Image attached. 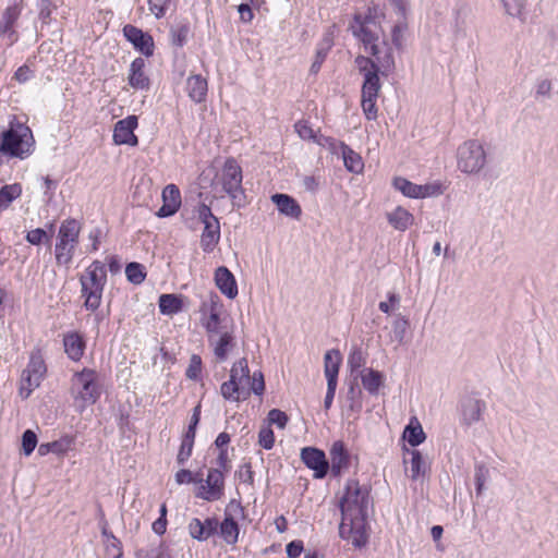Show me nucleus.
<instances>
[{
	"mask_svg": "<svg viewBox=\"0 0 558 558\" xmlns=\"http://www.w3.org/2000/svg\"><path fill=\"white\" fill-rule=\"evenodd\" d=\"M332 45H333V41L329 36H325L323 38V40L318 44L316 53H315V60L313 61V63L310 68L311 74L316 75L319 72L322 64L324 63Z\"/></svg>",
	"mask_w": 558,
	"mask_h": 558,
	"instance_id": "nucleus-38",
	"label": "nucleus"
},
{
	"mask_svg": "<svg viewBox=\"0 0 558 558\" xmlns=\"http://www.w3.org/2000/svg\"><path fill=\"white\" fill-rule=\"evenodd\" d=\"M238 385L239 383L236 381L235 371H230L229 380L222 383V385L220 386V393L223 397V399L232 401L238 389Z\"/></svg>",
	"mask_w": 558,
	"mask_h": 558,
	"instance_id": "nucleus-55",
	"label": "nucleus"
},
{
	"mask_svg": "<svg viewBox=\"0 0 558 558\" xmlns=\"http://www.w3.org/2000/svg\"><path fill=\"white\" fill-rule=\"evenodd\" d=\"M124 38L133 46V48L142 56L149 58L155 52V41L153 36L142 28L126 24L122 28Z\"/></svg>",
	"mask_w": 558,
	"mask_h": 558,
	"instance_id": "nucleus-10",
	"label": "nucleus"
},
{
	"mask_svg": "<svg viewBox=\"0 0 558 558\" xmlns=\"http://www.w3.org/2000/svg\"><path fill=\"white\" fill-rule=\"evenodd\" d=\"M380 74V68L364 73L361 96L378 97L381 88Z\"/></svg>",
	"mask_w": 558,
	"mask_h": 558,
	"instance_id": "nucleus-35",
	"label": "nucleus"
},
{
	"mask_svg": "<svg viewBox=\"0 0 558 558\" xmlns=\"http://www.w3.org/2000/svg\"><path fill=\"white\" fill-rule=\"evenodd\" d=\"M185 296L175 293H163L159 295L158 306L162 315L172 316L183 311Z\"/></svg>",
	"mask_w": 558,
	"mask_h": 558,
	"instance_id": "nucleus-29",
	"label": "nucleus"
},
{
	"mask_svg": "<svg viewBox=\"0 0 558 558\" xmlns=\"http://www.w3.org/2000/svg\"><path fill=\"white\" fill-rule=\"evenodd\" d=\"M219 520L217 517H207L204 520L193 518L189 522V534L197 542H206L218 534Z\"/></svg>",
	"mask_w": 558,
	"mask_h": 558,
	"instance_id": "nucleus-14",
	"label": "nucleus"
},
{
	"mask_svg": "<svg viewBox=\"0 0 558 558\" xmlns=\"http://www.w3.org/2000/svg\"><path fill=\"white\" fill-rule=\"evenodd\" d=\"M342 363V356L339 350H328L324 355V373L327 383L338 384V376L340 366Z\"/></svg>",
	"mask_w": 558,
	"mask_h": 558,
	"instance_id": "nucleus-28",
	"label": "nucleus"
},
{
	"mask_svg": "<svg viewBox=\"0 0 558 558\" xmlns=\"http://www.w3.org/2000/svg\"><path fill=\"white\" fill-rule=\"evenodd\" d=\"M72 381L78 386L75 400L83 403V409L87 405H94L100 399L102 387L100 375L96 369L84 367L73 374Z\"/></svg>",
	"mask_w": 558,
	"mask_h": 558,
	"instance_id": "nucleus-5",
	"label": "nucleus"
},
{
	"mask_svg": "<svg viewBox=\"0 0 558 558\" xmlns=\"http://www.w3.org/2000/svg\"><path fill=\"white\" fill-rule=\"evenodd\" d=\"M355 63L363 75L368 70H375L380 68L379 64L374 59L362 54L355 58Z\"/></svg>",
	"mask_w": 558,
	"mask_h": 558,
	"instance_id": "nucleus-63",
	"label": "nucleus"
},
{
	"mask_svg": "<svg viewBox=\"0 0 558 558\" xmlns=\"http://www.w3.org/2000/svg\"><path fill=\"white\" fill-rule=\"evenodd\" d=\"M218 534L229 545L238 543L240 525L232 513L225 511V517L219 522Z\"/></svg>",
	"mask_w": 558,
	"mask_h": 558,
	"instance_id": "nucleus-26",
	"label": "nucleus"
},
{
	"mask_svg": "<svg viewBox=\"0 0 558 558\" xmlns=\"http://www.w3.org/2000/svg\"><path fill=\"white\" fill-rule=\"evenodd\" d=\"M486 409L485 401L466 396L460 401V421L465 426H471L478 422L482 417V413Z\"/></svg>",
	"mask_w": 558,
	"mask_h": 558,
	"instance_id": "nucleus-15",
	"label": "nucleus"
},
{
	"mask_svg": "<svg viewBox=\"0 0 558 558\" xmlns=\"http://www.w3.org/2000/svg\"><path fill=\"white\" fill-rule=\"evenodd\" d=\"M195 437L196 436L194 435L183 433L179 452L177 454V463L179 465H184L192 456Z\"/></svg>",
	"mask_w": 558,
	"mask_h": 558,
	"instance_id": "nucleus-44",
	"label": "nucleus"
},
{
	"mask_svg": "<svg viewBox=\"0 0 558 558\" xmlns=\"http://www.w3.org/2000/svg\"><path fill=\"white\" fill-rule=\"evenodd\" d=\"M162 205L156 211L158 218L172 217L181 207V193L175 184H168L161 194Z\"/></svg>",
	"mask_w": 558,
	"mask_h": 558,
	"instance_id": "nucleus-16",
	"label": "nucleus"
},
{
	"mask_svg": "<svg viewBox=\"0 0 558 558\" xmlns=\"http://www.w3.org/2000/svg\"><path fill=\"white\" fill-rule=\"evenodd\" d=\"M271 203L280 215L299 220L302 216V207L299 202L286 193H275L270 196Z\"/></svg>",
	"mask_w": 558,
	"mask_h": 558,
	"instance_id": "nucleus-21",
	"label": "nucleus"
},
{
	"mask_svg": "<svg viewBox=\"0 0 558 558\" xmlns=\"http://www.w3.org/2000/svg\"><path fill=\"white\" fill-rule=\"evenodd\" d=\"M189 23H181L170 28V43L174 47L182 48L186 43L190 34Z\"/></svg>",
	"mask_w": 558,
	"mask_h": 558,
	"instance_id": "nucleus-46",
	"label": "nucleus"
},
{
	"mask_svg": "<svg viewBox=\"0 0 558 558\" xmlns=\"http://www.w3.org/2000/svg\"><path fill=\"white\" fill-rule=\"evenodd\" d=\"M22 194L20 183L5 184L0 189V211L7 209Z\"/></svg>",
	"mask_w": 558,
	"mask_h": 558,
	"instance_id": "nucleus-40",
	"label": "nucleus"
},
{
	"mask_svg": "<svg viewBox=\"0 0 558 558\" xmlns=\"http://www.w3.org/2000/svg\"><path fill=\"white\" fill-rule=\"evenodd\" d=\"M74 441L75 438L73 436L64 435L57 440L43 442L38 447V454L44 457L48 453H54L58 457H63L72 449Z\"/></svg>",
	"mask_w": 558,
	"mask_h": 558,
	"instance_id": "nucleus-27",
	"label": "nucleus"
},
{
	"mask_svg": "<svg viewBox=\"0 0 558 558\" xmlns=\"http://www.w3.org/2000/svg\"><path fill=\"white\" fill-rule=\"evenodd\" d=\"M186 90L189 97L193 101H204L208 90L206 78H204L201 74L191 75L186 81Z\"/></svg>",
	"mask_w": 558,
	"mask_h": 558,
	"instance_id": "nucleus-32",
	"label": "nucleus"
},
{
	"mask_svg": "<svg viewBox=\"0 0 558 558\" xmlns=\"http://www.w3.org/2000/svg\"><path fill=\"white\" fill-rule=\"evenodd\" d=\"M303 464L313 471L315 480H323L329 473V460L325 451L314 446L303 447L300 452Z\"/></svg>",
	"mask_w": 558,
	"mask_h": 558,
	"instance_id": "nucleus-9",
	"label": "nucleus"
},
{
	"mask_svg": "<svg viewBox=\"0 0 558 558\" xmlns=\"http://www.w3.org/2000/svg\"><path fill=\"white\" fill-rule=\"evenodd\" d=\"M403 453L404 456L407 453L411 456V480L417 481L418 478L424 477L428 472L429 468L427 466L422 452L417 449H409L405 446H403Z\"/></svg>",
	"mask_w": 558,
	"mask_h": 558,
	"instance_id": "nucleus-34",
	"label": "nucleus"
},
{
	"mask_svg": "<svg viewBox=\"0 0 558 558\" xmlns=\"http://www.w3.org/2000/svg\"><path fill=\"white\" fill-rule=\"evenodd\" d=\"M227 194L230 196L233 207L242 208L247 204L246 194L242 184L240 187L232 189V191Z\"/></svg>",
	"mask_w": 558,
	"mask_h": 558,
	"instance_id": "nucleus-62",
	"label": "nucleus"
},
{
	"mask_svg": "<svg viewBox=\"0 0 558 558\" xmlns=\"http://www.w3.org/2000/svg\"><path fill=\"white\" fill-rule=\"evenodd\" d=\"M78 281L81 296L84 299V307L87 311L96 312L101 304L102 293L107 284L106 265L95 259L78 277Z\"/></svg>",
	"mask_w": 558,
	"mask_h": 558,
	"instance_id": "nucleus-2",
	"label": "nucleus"
},
{
	"mask_svg": "<svg viewBox=\"0 0 558 558\" xmlns=\"http://www.w3.org/2000/svg\"><path fill=\"white\" fill-rule=\"evenodd\" d=\"M197 216L199 221L204 225L201 235V247L205 253H211L220 241V222L219 219L213 214L211 208L201 203L197 207Z\"/></svg>",
	"mask_w": 558,
	"mask_h": 558,
	"instance_id": "nucleus-7",
	"label": "nucleus"
},
{
	"mask_svg": "<svg viewBox=\"0 0 558 558\" xmlns=\"http://www.w3.org/2000/svg\"><path fill=\"white\" fill-rule=\"evenodd\" d=\"M410 327V320L402 316L401 314L396 315L393 324H392V335L393 340L398 342V344L404 343V338L408 328Z\"/></svg>",
	"mask_w": 558,
	"mask_h": 558,
	"instance_id": "nucleus-49",
	"label": "nucleus"
},
{
	"mask_svg": "<svg viewBox=\"0 0 558 558\" xmlns=\"http://www.w3.org/2000/svg\"><path fill=\"white\" fill-rule=\"evenodd\" d=\"M339 149L342 155L344 167L349 172L359 173L363 170L364 163L362 157L349 145L344 142H340Z\"/></svg>",
	"mask_w": 558,
	"mask_h": 558,
	"instance_id": "nucleus-36",
	"label": "nucleus"
},
{
	"mask_svg": "<svg viewBox=\"0 0 558 558\" xmlns=\"http://www.w3.org/2000/svg\"><path fill=\"white\" fill-rule=\"evenodd\" d=\"M402 437L413 449L425 441L426 434L417 417L413 416L410 418V422L404 427Z\"/></svg>",
	"mask_w": 558,
	"mask_h": 558,
	"instance_id": "nucleus-33",
	"label": "nucleus"
},
{
	"mask_svg": "<svg viewBox=\"0 0 558 558\" xmlns=\"http://www.w3.org/2000/svg\"><path fill=\"white\" fill-rule=\"evenodd\" d=\"M458 168L469 174L478 173L486 163V153L476 140H470L459 146Z\"/></svg>",
	"mask_w": 558,
	"mask_h": 558,
	"instance_id": "nucleus-6",
	"label": "nucleus"
},
{
	"mask_svg": "<svg viewBox=\"0 0 558 558\" xmlns=\"http://www.w3.org/2000/svg\"><path fill=\"white\" fill-rule=\"evenodd\" d=\"M225 494V474L220 469L210 468L205 483L198 486L195 497L205 501H216Z\"/></svg>",
	"mask_w": 558,
	"mask_h": 558,
	"instance_id": "nucleus-8",
	"label": "nucleus"
},
{
	"mask_svg": "<svg viewBox=\"0 0 558 558\" xmlns=\"http://www.w3.org/2000/svg\"><path fill=\"white\" fill-rule=\"evenodd\" d=\"M250 383L251 390L256 396H263L265 392V379L264 374L260 371L254 372L252 376H250V379H247Z\"/></svg>",
	"mask_w": 558,
	"mask_h": 558,
	"instance_id": "nucleus-60",
	"label": "nucleus"
},
{
	"mask_svg": "<svg viewBox=\"0 0 558 558\" xmlns=\"http://www.w3.org/2000/svg\"><path fill=\"white\" fill-rule=\"evenodd\" d=\"M81 225L74 218L62 221L56 243V260L58 265H69L78 244Z\"/></svg>",
	"mask_w": 558,
	"mask_h": 558,
	"instance_id": "nucleus-4",
	"label": "nucleus"
},
{
	"mask_svg": "<svg viewBox=\"0 0 558 558\" xmlns=\"http://www.w3.org/2000/svg\"><path fill=\"white\" fill-rule=\"evenodd\" d=\"M388 223L398 231H405L414 222V216L402 206L386 214Z\"/></svg>",
	"mask_w": 558,
	"mask_h": 558,
	"instance_id": "nucleus-31",
	"label": "nucleus"
},
{
	"mask_svg": "<svg viewBox=\"0 0 558 558\" xmlns=\"http://www.w3.org/2000/svg\"><path fill=\"white\" fill-rule=\"evenodd\" d=\"M138 125V118L134 114L128 116L124 119L119 120L114 124L113 129V142L117 145H129V146H137L138 137L135 135L134 131Z\"/></svg>",
	"mask_w": 558,
	"mask_h": 558,
	"instance_id": "nucleus-13",
	"label": "nucleus"
},
{
	"mask_svg": "<svg viewBox=\"0 0 558 558\" xmlns=\"http://www.w3.org/2000/svg\"><path fill=\"white\" fill-rule=\"evenodd\" d=\"M214 280L219 291L228 299L236 298L239 290L238 283L232 271L226 266H219L215 270Z\"/></svg>",
	"mask_w": 558,
	"mask_h": 558,
	"instance_id": "nucleus-19",
	"label": "nucleus"
},
{
	"mask_svg": "<svg viewBox=\"0 0 558 558\" xmlns=\"http://www.w3.org/2000/svg\"><path fill=\"white\" fill-rule=\"evenodd\" d=\"M203 361L198 354H192L190 364L185 371L186 378L191 380H199L202 375Z\"/></svg>",
	"mask_w": 558,
	"mask_h": 558,
	"instance_id": "nucleus-54",
	"label": "nucleus"
},
{
	"mask_svg": "<svg viewBox=\"0 0 558 558\" xmlns=\"http://www.w3.org/2000/svg\"><path fill=\"white\" fill-rule=\"evenodd\" d=\"M243 180L242 168L233 157L226 159L221 172L222 190L230 193L232 189L240 187Z\"/></svg>",
	"mask_w": 558,
	"mask_h": 558,
	"instance_id": "nucleus-17",
	"label": "nucleus"
},
{
	"mask_svg": "<svg viewBox=\"0 0 558 558\" xmlns=\"http://www.w3.org/2000/svg\"><path fill=\"white\" fill-rule=\"evenodd\" d=\"M371 492L369 485H360L359 481L353 478L347 481L338 504L343 521L351 517L367 520L372 502Z\"/></svg>",
	"mask_w": 558,
	"mask_h": 558,
	"instance_id": "nucleus-3",
	"label": "nucleus"
},
{
	"mask_svg": "<svg viewBox=\"0 0 558 558\" xmlns=\"http://www.w3.org/2000/svg\"><path fill=\"white\" fill-rule=\"evenodd\" d=\"M488 477H489L488 468L483 463L476 464L474 481H475V492H476L477 496L482 495V493L484 492L485 483L487 482Z\"/></svg>",
	"mask_w": 558,
	"mask_h": 558,
	"instance_id": "nucleus-52",
	"label": "nucleus"
},
{
	"mask_svg": "<svg viewBox=\"0 0 558 558\" xmlns=\"http://www.w3.org/2000/svg\"><path fill=\"white\" fill-rule=\"evenodd\" d=\"M267 420L269 422L268 426L276 425L279 429H284L289 422V416L279 409H271L268 412Z\"/></svg>",
	"mask_w": 558,
	"mask_h": 558,
	"instance_id": "nucleus-57",
	"label": "nucleus"
},
{
	"mask_svg": "<svg viewBox=\"0 0 558 558\" xmlns=\"http://www.w3.org/2000/svg\"><path fill=\"white\" fill-rule=\"evenodd\" d=\"M329 473L332 477L338 478L349 470L352 456L344 441H335L329 449Z\"/></svg>",
	"mask_w": 558,
	"mask_h": 558,
	"instance_id": "nucleus-12",
	"label": "nucleus"
},
{
	"mask_svg": "<svg viewBox=\"0 0 558 558\" xmlns=\"http://www.w3.org/2000/svg\"><path fill=\"white\" fill-rule=\"evenodd\" d=\"M366 364V354L360 347H354L348 356V366L351 372V376L360 374L361 368Z\"/></svg>",
	"mask_w": 558,
	"mask_h": 558,
	"instance_id": "nucleus-45",
	"label": "nucleus"
},
{
	"mask_svg": "<svg viewBox=\"0 0 558 558\" xmlns=\"http://www.w3.org/2000/svg\"><path fill=\"white\" fill-rule=\"evenodd\" d=\"M385 17L383 9L378 4L368 7L366 14L355 13L353 15V23L350 25V29L353 32L356 28H369V25L380 27V19Z\"/></svg>",
	"mask_w": 558,
	"mask_h": 558,
	"instance_id": "nucleus-22",
	"label": "nucleus"
},
{
	"mask_svg": "<svg viewBox=\"0 0 558 558\" xmlns=\"http://www.w3.org/2000/svg\"><path fill=\"white\" fill-rule=\"evenodd\" d=\"M146 62L142 57L135 58L129 69L128 83L134 89L140 90H149L150 89V78L145 73Z\"/></svg>",
	"mask_w": 558,
	"mask_h": 558,
	"instance_id": "nucleus-18",
	"label": "nucleus"
},
{
	"mask_svg": "<svg viewBox=\"0 0 558 558\" xmlns=\"http://www.w3.org/2000/svg\"><path fill=\"white\" fill-rule=\"evenodd\" d=\"M392 185L396 190L400 191L404 196L410 198H418L421 192L420 184H415L402 177H396L392 181Z\"/></svg>",
	"mask_w": 558,
	"mask_h": 558,
	"instance_id": "nucleus-43",
	"label": "nucleus"
},
{
	"mask_svg": "<svg viewBox=\"0 0 558 558\" xmlns=\"http://www.w3.org/2000/svg\"><path fill=\"white\" fill-rule=\"evenodd\" d=\"M347 385V400L350 402V410L352 412H360L362 409V389L359 386V374L354 376H350L349 379L345 380Z\"/></svg>",
	"mask_w": 558,
	"mask_h": 558,
	"instance_id": "nucleus-37",
	"label": "nucleus"
},
{
	"mask_svg": "<svg viewBox=\"0 0 558 558\" xmlns=\"http://www.w3.org/2000/svg\"><path fill=\"white\" fill-rule=\"evenodd\" d=\"M87 341L83 333L73 330L63 335V348L66 356L78 362L83 357L86 350Z\"/></svg>",
	"mask_w": 558,
	"mask_h": 558,
	"instance_id": "nucleus-20",
	"label": "nucleus"
},
{
	"mask_svg": "<svg viewBox=\"0 0 558 558\" xmlns=\"http://www.w3.org/2000/svg\"><path fill=\"white\" fill-rule=\"evenodd\" d=\"M220 324L221 317L218 311V303L211 300L210 311L207 322L204 324V327L209 336L217 335L220 332Z\"/></svg>",
	"mask_w": 558,
	"mask_h": 558,
	"instance_id": "nucleus-47",
	"label": "nucleus"
},
{
	"mask_svg": "<svg viewBox=\"0 0 558 558\" xmlns=\"http://www.w3.org/2000/svg\"><path fill=\"white\" fill-rule=\"evenodd\" d=\"M359 378H361L363 388L371 395L377 396L380 388L385 386V375L383 372L374 368H363Z\"/></svg>",
	"mask_w": 558,
	"mask_h": 558,
	"instance_id": "nucleus-24",
	"label": "nucleus"
},
{
	"mask_svg": "<svg viewBox=\"0 0 558 558\" xmlns=\"http://www.w3.org/2000/svg\"><path fill=\"white\" fill-rule=\"evenodd\" d=\"M407 20L398 21L391 29V45L397 49L403 48V32L407 31Z\"/></svg>",
	"mask_w": 558,
	"mask_h": 558,
	"instance_id": "nucleus-53",
	"label": "nucleus"
},
{
	"mask_svg": "<svg viewBox=\"0 0 558 558\" xmlns=\"http://www.w3.org/2000/svg\"><path fill=\"white\" fill-rule=\"evenodd\" d=\"M258 445L270 450L275 445V434L270 426H263L258 433Z\"/></svg>",
	"mask_w": 558,
	"mask_h": 558,
	"instance_id": "nucleus-59",
	"label": "nucleus"
},
{
	"mask_svg": "<svg viewBox=\"0 0 558 558\" xmlns=\"http://www.w3.org/2000/svg\"><path fill=\"white\" fill-rule=\"evenodd\" d=\"M101 536L104 537V542L106 543L107 549L113 548L117 550V554L113 558H122V543L121 541L114 536V534L109 530V524L107 520H104L102 524L99 526Z\"/></svg>",
	"mask_w": 558,
	"mask_h": 558,
	"instance_id": "nucleus-42",
	"label": "nucleus"
},
{
	"mask_svg": "<svg viewBox=\"0 0 558 558\" xmlns=\"http://www.w3.org/2000/svg\"><path fill=\"white\" fill-rule=\"evenodd\" d=\"M23 0H14L2 13L0 19V37L8 40V45L12 46L19 39L15 31V24L22 13Z\"/></svg>",
	"mask_w": 558,
	"mask_h": 558,
	"instance_id": "nucleus-11",
	"label": "nucleus"
},
{
	"mask_svg": "<svg viewBox=\"0 0 558 558\" xmlns=\"http://www.w3.org/2000/svg\"><path fill=\"white\" fill-rule=\"evenodd\" d=\"M353 36L356 37L376 60L380 57L379 36L371 28H356L353 31Z\"/></svg>",
	"mask_w": 558,
	"mask_h": 558,
	"instance_id": "nucleus-30",
	"label": "nucleus"
},
{
	"mask_svg": "<svg viewBox=\"0 0 558 558\" xmlns=\"http://www.w3.org/2000/svg\"><path fill=\"white\" fill-rule=\"evenodd\" d=\"M27 374L38 377L40 381H43L46 373H47V366L43 359V355L39 351L32 352L29 356L28 364L26 368L24 369Z\"/></svg>",
	"mask_w": 558,
	"mask_h": 558,
	"instance_id": "nucleus-39",
	"label": "nucleus"
},
{
	"mask_svg": "<svg viewBox=\"0 0 558 558\" xmlns=\"http://www.w3.org/2000/svg\"><path fill=\"white\" fill-rule=\"evenodd\" d=\"M361 106L365 118L369 121L377 119V106L376 100L378 97L361 96Z\"/></svg>",
	"mask_w": 558,
	"mask_h": 558,
	"instance_id": "nucleus-56",
	"label": "nucleus"
},
{
	"mask_svg": "<svg viewBox=\"0 0 558 558\" xmlns=\"http://www.w3.org/2000/svg\"><path fill=\"white\" fill-rule=\"evenodd\" d=\"M208 340L214 345V354L219 363L227 361L229 353L236 345L234 336L229 331L221 332L216 341L213 340V336H209Z\"/></svg>",
	"mask_w": 558,
	"mask_h": 558,
	"instance_id": "nucleus-23",
	"label": "nucleus"
},
{
	"mask_svg": "<svg viewBox=\"0 0 558 558\" xmlns=\"http://www.w3.org/2000/svg\"><path fill=\"white\" fill-rule=\"evenodd\" d=\"M349 534H351L352 545L356 549L364 548L368 543L367 534V520H361L357 518H348Z\"/></svg>",
	"mask_w": 558,
	"mask_h": 558,
	"instance_id": "nucleus-25",
	"label": "nucleus"
},
{
	"mask_svg": "<svg viewBox=\"0 0 558 558\" xmlns=\"http://www.w3.org/2000/svg\"><path fill=\"white\" fill-rule=\"evenodd\" d=\"M125 276L130 283L138 286L146 279L147 271L143 264L130 262L125 265Z\"/></svg>",
	"mask_w": 558,
	"mask_h": 558,
	"instance_id": "nucleus-41",
	"label": "nucleus"
},
{
	"mask_svg": "<svg viewBox=\"0 0 558 558\" xmlns=\"http://www.w3.org/2000/svg\"><path fill=\"white\" fill-rule=\"evenodd\" d=\"M304 551V544L301 539H293L286 545L288 558H298Z\"/></svg>",
	"mask_w": 558,
	"mask_h": 558,
	"instance_id": "nucleus-64",
	"label": "nucleus"
},
{
	"mask_svg": "<svg viewBox=\"0 0 558 558\" xmlns=\"http://www.w3.org/2000/svg\"><path fill=\"white\" fill-rule=\"evenodd\" d=\"M506 12L513 17H521L526 0H501Z\"/></svg>",
	"mask_w": 558,
	"mask_h": 558,
	"instance_id": "nucleus-58",
	"label": "nucleus"
},
{
	"mask_svg": "<svg viewBox=\"0 0 558 558\" xmlns=\"http://www.w3.org/2000/svg\"><path fill=\"white\" fill-rule=\"evenodd\" d=\"M37 7L39 9V19L44 23H48L50 21L52 11L57 9V4L53 0H38Z\"/></svg>",
	"mask_w": 558,
	"mask_h": 558,
	"instance_id": "nucleus-61",
	"label": "nucleus"
},
{
	"mask_svg": "<svg viewBox=\"0 0 558 558\" xmlns=\"http://www.w3.org/2000/svg\"><path fill=\"white\" fill-rule=\"evenodd\" d=\"M383 46L386 48L385 53L380 56L377 60H375L381 70L383 75H387L388 72L395 69V58L392 52L391 45L387 41L386 38L381 41Z\"/></svg>",
	"mask_w": 558,
	"mask_h": 558,
	"instance_id": "nucleus-48",
	"label": "nucleus"
},
{
	"mask_svg": "<svg viewBox=\"0 0 558 558\" xmlns=\"http://www.w3.org/2000/svg\"><path fill=\"white\" fill-rule=\"evenodd\" d=\"M52 234H49L43 228H36L26 233L25 240L32 245L39 246L41 244H49L51 242Z\"/></svg>",
	"mask_w": 558,
	"mask_h": 558,
	"instance_id": "nucleus-51",
	"label": "nucleus"
},
{
	"mask_svg": "<svg viewBox=\"0 0 558 558\" xmlns=\"http://www.w3.org/2000/svg\"><path fill=\"white\" fill-rule=\"evenodd\" d=\"M32 130L19 121L10 122L0 134V153L10 158L25 159L34 150Z\"/></svg>",
	"mask_w": 558,
	"mask_h": 558,
	"instance_id": "nucleus-1",
	"label": "nucleus"
},
{
	"mask_svg": "<svg viewBox=\"0 0 558 558\" xmlns=\"http://www.w3.org/2000/svg\"><path fill=\"white\" fill-rule=\"evenodd\" d=\"M38 444V437L33 429H25L22 434L21 451L24 456L29 457Z\"/></svg>",
	"mask_w": 558,
	"mask_h": 558,
	"instance_id": "nucleus-50",
	"label": "nucleus"
}]
</instances>
